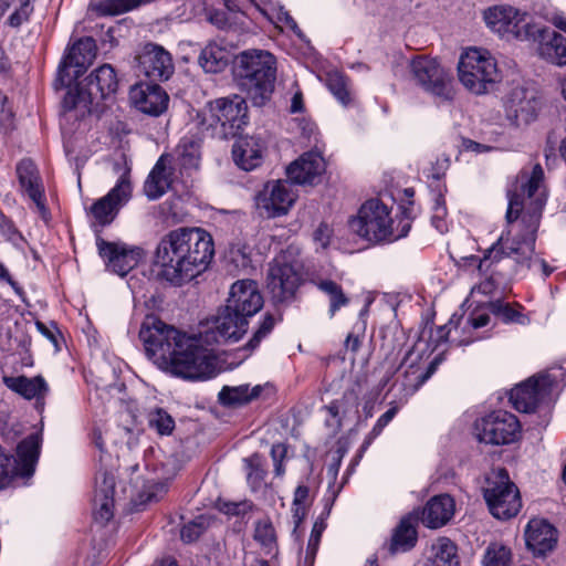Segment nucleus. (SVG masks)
Returning a JSON list of instances; mask_svg holds the SVG:
<instances>
[{"label": "nucleus", "instance_id": "f257e3e1", "mask_svg": "<svg viewBox=\"0 0 566 566\" xmlns=\"http://www.w3.org/2000/svg\"><path fill=\"white\" fill-rule=\"evenodd\" d=\"M543 180L544 170L539 164L534 165L531 172L522 170L518 174L514 189L507 192L509 207L505 218L509 224L520 220V232L513 239H510L511 230L502 232L480 260V271H489L492 264L504 258H512L520 266H538L544 277L554 272V268L544 259L534 256L536 233L546 203L544 193L539 191Z\"/></svg>", "mask_w": 566, "mask_h": 566}, {"label": "nucleus", "instance_id": "f03ea898", "mask_svg": "<svg viewBox=\"0 0 566 566\" xmlns=\"http://www.w3.org/2000/svg\"><path fill=\"white\" fill-rule=\"evenodd\" d=\"M146 355L159 368L188 380L217 375L216 359L196 335L176 328L156 315H147L139 329Z\"/></svg>", "mask_w": 566, "mask_h": 566}, {"label": "nucleus", "instance_id": "7ed1b4c3", "mask_svg": "<svg viewBox=\"0 0 566 566\" xmlns=\"http://www.w3.org/2000/svg\"><path fill=\"white\" fill-rule=\"evenodd\" d=\"M214 256L212 235L202 228L181 227L169 231L156 249L160 275L174 285H181L205 272Z\"/></svg>", "mask_w": 566, "mask_h": 566}, {"label": "nucleus", "instance_id": "20e7f679", "mask_svg": "<svg viewBox=\"0 0 566 566\" xmlns=\"http://www.w3.org/2000/svg\"><path fill=\"white\" fill-rule=\"evenodd\" d=\"M191 124L201 137L235 138L249 124L248 104L237 94L209 101L197 111Z\"/></svg>", "mask_w": 566, "mask_h": 566}, {"label": "nucleus", "instance_id": "39448f33", "mask_svg": "<svg viewBox=\"0 0 566 566\" xmlns=\"http://www.w3.org/2000/svg\"><path fill=\"white\" fill-rule=\"evenodd\" d=\"M412 220L408 209L391 216V210L379 199H369L349 221L350 229L360 238L376 243H392L408 235Z\"/></svg>", "mask_w": 566, "mask_h": 566}, {"label": "nucleus", "instance_id": "423d86ee", "mask_svg": "<svg viewBox=\"0 0 566 566\" xmlns=\"http://www.w3.org/2000/svg\"><path fill=\"white\" fill-rule=\"evenodd\" d=\"M233 75L254 106L270 101L276 78V60L268 51L248 50L237 55Z\"/></svg>", "mask_w": 566, "mask_h": 566}, {"label": "nucleus", "instance_id": "0eeeda50", "mask_svg": "<svg viewBox=\"0 0 566 566\" xmlns=\"http://www.w3.org/2000/svg\"><path fill=\"white\" fill-rule=\"evenodd\" d=\"M118 88L116 71L111 64L94 70L84 81L70 88L62 102L65 113L75 112L76 118L103 113V102L113 97Z\"/></svg>", "mask_w": 566, "mask_h": 566}, {"label": "nucleus", "instance_id": "6e6552de", "mask_svg": "<svg viewBox=\"0 0 566 566\" xmlns=\"http://www.w3.org/2000/svg\"><path fill=\"white\" fill-rule=\"evenodd\" d=\"M458 73L462 85L475 95L489 93L501 81L495 59L489 51L476 48L461 54Z\"/></svg>", "mask_w": 566, "mask_h": 566}, {"label": "nucleus", "instance_id": "1a4fd4ad", "mask_svg": "<svg viewBox=\"0 0 566 566\" xmlns=\"http://www.w3.org/2000/svg\"><path fill=\"white\" fill-rule=\"evenodd\" d=\"M42 444L40 433H31L17 446V457L0 444V490L11 485L15 478L29 479L34 474Z\"/></svg>", "mask_w": 566, "mask_h": 566}, {"label": "nucleus", "instance_id": "9d476101", "mask_svg": "<svg viewBox=\"0 0 566 566\" xmlns=\"http://www.w3.org/2000/svg\"><path fill=\"white\" fill-rule=\"evenodd\" d=\"M411 78L426 93L450 102L454 97L453 75L434 57L417 56L410 63Z\"/></svg>", "mask_w": 566, "mask_h": 566}, {"label": "nucleus", "instance_id": "9b49d317", "mask_svg": "<svg viewBox=\"0 0 566 566\" xmlns=\"http://www.w3.org/2000/svg\"><path fill=\"white\" fill-rule=\"evenodd\" d=\"M521 433L518 418L502 409L494 410L474 422L475 438L486 444H510L515 442Z\"/></svg>", "mask_w": 566, "mask_h": 566}, {"label": "nucleus", "instance_id": "f8f14e48", "mask_svg": "<svg viewBox=\"0 0 566 566\" xmlns=\"http://www.w3.org/2000/svg\"><path fill=\"white\" fill-rule=\"evenodd\" d=\"M490 513L497 520H509L517 515L522 501L517 486L510 480L505 469L499 471L483 490Z\"/></svg>", "mask_w": 566, "mask_h": 566}, {"label": "nucleus", "instance_id": "ddd939ff", "mask_svg": "<svg viewBox=\"0 0 566 566\" xmlns=\"http://www.w3.org/2000/svg\"><path fill=\"white\" fill-rule=\"evenodd\" d=\"M96 42L92 36H84L74 42L64 54L53 82L56 91L70 87L93 62L96 56Z\"/></svg>", "mask_w": 566, "mask_h": 566}, {"label": "nucleus", "instance_id": "4468645a", "mask_svg": "<svg viewBox=\"0 0 566 566\" xmlns=\"http://www.w3.org/2000/svg\"><path fill=\"white\" fill-rule=\"evenodd\" d=\"M444 352L439 353L424 368L422 355L416 352V345L407 348L398 365V370L403 369L401 379H398L394 387L399 386L403 398L412 396L438 369L444 360Z\"/></svg>", "mask_w": 566, "mask_h": 566}, {"label": "nucleus", "instance_id": "2eb2a0df", "mask_svg": "<svg viewBox=\"0 0 566 566\" xmlns=\"http://www.w3.org/2000/svg\"><path fill=\"white\" fill-rule=\"evenodd\" d=\"M302 284L300 271L282 259H274L269 264L266 274V290L274 305L292 303Z\"/></svg>", "mask_w": 566, "mask_h": 566}, {"label": "nucleus", "instance_id": "dca6fc26", "mask_svg": "<svg viewBox=\"0 0 566 566\" xmlns=\"http://www.w3.org/2000/svg\"><path fill=\"white\" fill-rule=\"evenodd\" d=\"M486 25L501 36L526 41L534 23L528 14L511 6H494L484 11Z\"/></svg>", "mask_w": 566, "mask_h": 566}, {"label": "nucleus", "instance_id": "f3484780", "mask_svg": "<svg viewBox=\"0 0 566 566\" xmlns=\"http://www.w3.org/2000/svg\"><path fill=\"white\" fill-rule=\"evenodd\" d=\"M96 247L106 270L122 277L138 266L145 258L144 249L122 241H107L97 237Z\"/></svg>", "mask_w": 566, "mask_h": 566}, {"label": "nucleus", "instance_id": "a211bd4d", "mask_svg": "<svg viewBox=\"0 0 566 566\" xmlns=\"http://www.w3.org/2000/svg\"><path fill=\"white\" fill-rule=\"evenodd\" d=\"M553 385L554 380L549 375L532 376L511 389L509 400L518 412H535L545 399L551 396Z\"/></svg>", "mask_w": 566, "mask_h": 566}, {"label": "nucleus", "instance_id": "6ab92c4d", "mask_svg": "<svg viewBox=\"0 0 566 566\" xmlns=\"http://www.w3.org/2000/svg\"><path fill=\"white\" fill-rule=\"evenodd\" d=\"M132 196V184L128 174H123L116 185L102 198L97 199L90 208V213L97 224L106 227L111 224L120 208L125 206Z\"/></svg>", "mask_w": 566, "mask_h": 566}, {"label": "nucleus", "instance_id": "aec40b11", "mask_svg": "<svg viewBox=\"0 0 566 566\" xmlns=\"http://www.w3.org/2000/svg\"><path fill=\"white\" fill-rule=\"evenodd\" d=\"M139 74L150 82H163L174 74L175 65L171 54L161 45L153 42L146 43L137 55Z\"/></svg>", "mask_w": 566, "mask_h": 566}, {"label": "nucleus", "instance_id": "412c9836", "mask_svg": "<svg viewBox=\"0 0 566 566\" xmlns=\"http://www.w3.org/2000/svg\"><path fill=\"white\" fill-rule=\"evenodd\" d=\"M296 200L287 180L270 181L255 197L256 207L264 210L268 218H276L289 212Z\"/></svg>", "mask_w": 566, "mask_h": 566}, {"label": "nucleus", "instance_id": "4be33fe9", "mask_svg": "<svg viewBox=\"0 0 566 566\" xmlns=\"http://www.w3.org/2000/svg\"><path fill=\"white\" fill-rule=\"evenodd\" d=\"M263 304L258 283L253 280H239L232 284L226 305L234 315L239 314L249 321L263 307Z\"/></svg>", "mask_w": 566, "mask_h": 566}, {"label": "nucleus", "instance_id": "5701e85b", "mask_svg": "<svg viewBox=\"0 0 566 566\" xmlns=\"http://www.w3.org/2000/svg\"><path fill=\"white\" fill-rule=\"evenodd\" d=\"M526 41L537 43L541 59L557 66H566V38L557 31L534 23Z\"/></svg>", "mask_w": 566, "mask_h": 566}, {"label": "nucleus", "instance_id": "b1692460", "mask_svg": "<svg viewBox=\"0 0 566 566\" xmlns=\"http://www.w3.org/2000/svg\"><path fill=\"white\" fill-rule=\"evenodd\" d=\"M325 169L323 156L318 151L310 150L287 166L286 176L292 184L314 186L319 182Z\"/></svg>", "mask_w": 566, "mask_h": 566}, {"label": "nucleus", "instance_id": "393cba45", "mask_svg": "<svg viewBox=\"0 0 566 566\" xmlns=\"http://www.w3.org/2000/svg\"><path fill=\"white\" fill-rule=\"evenodd\" d=\"M129 98L138 111L154 117L166 112L169 103L168 94L156 82L136 84L129 92Z\"/></svg>", "mask_w": 566, "mask_h": 566}, {"label": "nucleus", "instance_id": "a878e982", "mask_svg": "<svg viewBox=\"0 0 566 566\" xmlns=\"http://www.w3.org/2000/svg\"><path fill=\"white\" fill-rule=\"evenodd\" d=\"M22 191L34 202L39 211L48 213L43 181L35 163L30 158L21 159L15 167Z\"/></svg>", "mask_w": 566, "mask_h": 566}, {"label": "nucleus", "instance_id": "bb28decb", "mask_svg": "<svg viewBox=\"0 0 566 566\" xmlns=\"http://www.w3.org/2000/svg\"><path fill=\"white\" fill-rule=\"evenodd\" d=\"M558 532L556 527L544 518H532L525 528L526 547L535 556H545L557 544Z\"/></svg>", "mask_w": 566, "mask_h": 566}, {"label": "nucleus", "instance_id": "cd10ccee", "mask_svg": "<svg viewBox=\"0 0 566 566\" xmlns=\"http://www.w3.org/2000/svg\"><path fill=\"white\" fill-rule=\"evenodd\" d=\"M175 172L172 155H161L144 182L145 196L149 200L163 197L171 188L176 179Z\"/></svg>", "mask_w": 566, "mask_h": 566}, {"label": "nucleus", "instance_id": "c85d7f7f", "mask_svg": "<svg viewBox=\"0 0 566 566\" xmlns=\"http://www.w3.org/2000/svg\"><path fill=\"white\" fill-rule=\"evenodd\" d=\"M541 105L535 91L518 86L511 91L506 109L517 122L528 124L537 117Z\"/></svg>", "mask_w": 566, "mask_h": 566}, {"label": "nucleus", "instance_id": "c756f323", "mask_svg": "<svg viewBox=\"0 0 566 566\" xmlns=\"http://www.w3.org/2000/svg\"><path fill=\"white\" fill-rule=\"evenodd\" d=\"M455 512V502L449 494L432 496L423 506L421 523L428 528H440L448 524Z\"/></svg>", "mask_w": 566, "mask_h": 566}, {"label": "nucleus", "instance_id": "7c9ffc66", "mask_svg": "<svg viewBox=\"0 0 566 566\" xmlns=\"http://www.w3.org/2000/svg\"><path fill=\"white\" fill-rule=\"evenodd\" d=\"M263 142L260 137L237 136L232 146V157L238 167L245 171L253 170L262 163Z\"/></svg>", "mask_w": 566, "mask_h": 566}, {"label": "nucleus", "instance_id": "2f4dec72", "mask_svg": "<svg viewBox=\"0 0 566 566\" xmlns=\"http://www.w3.org/2000/svg\"><path fill=\"white\" fill-rule=\"evenodd\" d=\"M114 476L104 472L102 481L97 482L94 493V517L101 523L108 522L114 515Z\"/></svg>", "mask_w": 566, "mask_h": 566}, {"label": "nucleus", "instance_id": "473e14b6", "mask_svg": "<svg viewBox=\"0 0 566 566\" xmlns=\"http://www.w3.org/2000/svg\"><path fill=\"white\" fill-rule=\"evenodd\" d=\"M3 384L27 400L43 398L49 391L45 379L40 375L32 378L4 376Z\"/></svg>", "mask_w": 566, "mask_h": 566}, {"label": "nucleus", "instance_id": "72a5a7b5", "mask_svg": "<svg viewBox=\"0 0 566 566\" xmlns=\"http://www.w3.org/2000/svg\"><path fill=\"white\" fill-rule=\"evenodd\" d=\"M407 337L403 332L394 333L391 337L385 336L384 342L381 344L380 350L384 352L385 359L382 365L389 361H395L397 357L401 354L406 346ZM398 371V366L392 363L386 370L385 375L381 377L378 389L382 390L392 379L395 374Z\"/></svg>", "mask_w": 566, "mask_h": 566}, {"label": "nucleus", "instance_id": "f704fd0d", "mask_svg": "<svg viewBox=\"0 0 566 566\" xmlns=\"http://www.w3.org/2000/svg\"><path fill=\"white\" fill-rule=\"evenodd\" d=\"M249 321L244 317L234 315L229 306H224L223 311L216 319V331L223 340H239L248 331Z\"/></svg>", "mask_w": 566, "mask_h": 566}, {"label": "nucleus", "instance_id": "c9c22d12", "mask_svg": "<svg viewBox=\"0 0 566 566\" xmlns=\"http://www.w3.org/2000/svg\"><path fill=\"white\" fill-rule=\"evenodd\" d=\"M243 470L245 472L247 484L252 492H259L268 486L266 478L269 474L268 462L264 455L254 452L243 458Z\"/></svg>", "mask_w": 566, "mask_h": 566}, {"label": "nucleus", "instance_id": "e433bc0d", "mask_svg": "<svg viewBox=\"0 0 566 566\" xmlns=\"http://www.w3.org/2000/svg\"><path fill=\"white\" fill-rule=\"evenodd\" d=\"M488 310L504 324L527 325L530 317L523 312L524 307L518 303L505 302L501 298L486 303Z\"/></svg>", "mask_w": 566, "mask_h": 566}, {"label": "nucleus", "instance_id": "4c0bfd02", "mask_svg": "<svg viewBox=\"0 0 566 566\" xmlns=\"http://www.w3.org/2000/svg\"><path fill=\"white\" fill-rule=\"evenodd\" d=\"M262 392L260 385L250 389L249 385H240L235 387L224 386L219 392V401L223 406L235 407L242 406L258 398Z\"/></svg>", "mask_w": 566, "mask_h": 566}, {"label": "nucleus", "instance_id": "58836bf2", "mask_svg": "<svg viewBox=\"0 0 566 566\" xmlns=\"http://www.w3.org/2000/svg\"><path fill=\"white\" fill-rule=\"evenodd\" d=\"M337 494H338V491H333L332 496L329 499H324V501H325L324 510L321 513V515L316 518V521L314 522V525H313V528L311 532V536H310V539L307 543L306 557H305L306 560H314V558L316 556V553L318 551V546L321 543L322 534L326 528L325 520L331 514L332 506L335 502Z\"/></svg>", "mask_w": 566, "mask_h": 566}, {"label": "nucleus", "instance_id": "ea45409f", "mask_svg": "<svg viewBox=\"0 0 566 566\" xmlns=\"http://www.w3.org/2000/svg\"><path fill=\"white\" fill-rule=\"evenodd\" d=\"M313 284L329 298V316L333 317L337 311L342 307L349 304V297L344 293V290L340 284L337 282L323 279L317 281H312Z\"/></svg>", "mask_w": 566, "mask_h": 566}, {"label": "nucleus", "instance_id": "a19ab883", "mask_svg": "<svg viewBox=\"0 0 566 566\" xmlns=\"http://www.w3.org/2000/svg\"><path fill=\"white\" fill-rule=\"evenodd\" d=\"M417 543V531L409 518H402L391 537L390 552L409 551Z\"/></svg>", "mask_w": 566, "mask_h": 566}, {"label": "nucleus", "instance_id": "79ce46f5", "mask_svg": "<svg viewBox=\"0 0 566 566\" xmlns=\"http://www.w3.org/2000/svg\"><path fill=\"white\" fill-rule=\"evenodd\" d=\"M325 84L342 105L347 106L350 104L352 95L348 87V78L344 74L337 71L328 72L326 74Z\"/></svg>", "mask_w": 566, "mask_h": 566}, {"label": "nucleus", "instance_id": "37998d69", "mask_svg": "<svg viewBox=\"0 0 566 566\" xmlns=\"http://www.w3.org/2000/svg\"><path fill=\"white\" fill-rule=\"evenodd\" d=\"M134 0H99L91 4L97 17H115L136 9Z\"/></svg>", "mask_w": 566, "mask_h": 566}, {"label": "nucleus", "instance_id": "c03bdc74", "mask_svg": "<svg viewBox=\"0 0 566 566\" xmlns=\"http://www.w3.org/2000/svg\"><path fill=\"white\" fill-rule=\"evenodd\" d=\"M148 427L159 436H170L175 430L174 418L163 408H154L147 413Z\"/></svg>", "mask_w": 566, "mask_h": 566}, {"label": "nucleus", "instance_id": "a18cd8bd", "mask_svg": "<svg viewBox=\"0 0 566 566\" xmlns=\"http://www.w3.org/2000/svg\"><path fill=\"white\" fill-rule=\"evenodd\" d=\"M437 552L434 556V566H459L457 545L447 537H441L437 542Z\"/></svg>", "mask_w": 566, "mask_h": 566}, {"label": "nucleus", "instance_id": "49530a36", "mask_svg": "<svg viewBox=\"0 0 566 566\" xmlns=\"http://www.w3.org/2000/svg\"><path fill=\"white\" fill-rule=\"evenodd\" d=\"M483 566H510L512 563L511 548L502 543H491L483 555Z\"/></svg>", "mask_w": 566, "mask_h": 566}, {"label": "nucleus", "instance_id": "de8ad7c7", "mask_svg": "<svg viewBox=\"0 0 566 566\" xmlns=\"http://www.w3.org/2000/svg\"><path fill=\"white\" fill-rule=\"evenodd\" d=\"M279 319H281V317L275 318L271 313H265L262 321L260 322L259 327L253 333L250 340L245 344L244 349L251 353L258 348L261 342L271 334Z\"/></svg>", "mask_w": 566, "mask_h": 566}, {"label": "nucleus", "instance_id": "09e8293b", "mask_svg": "<svg viewBox=\"0 0 566 566\" xmlns=\"http://www.w3.org/2000/svg\"><path fill=\"white\" fill-rule=\"evenodd\" d=\"M35 0H19V6L8 17L6 23L10 28L19 29L22 24L28 23L34 12Z\"/></svg>", "mask_w": 566, "mask_h": 566}, {"label": "nucleus", "instance_id": "8fccbe9b", "mask_svg": "<svg viewBox=\"0 0 566 566\" xmlns=\"http://www.w3.org/2000/svg\"><path fill=\"white\" fill-rule=\"evenodd\" d=\"M289 444L285 442L273 443L270 450V457L273 462V473L276 478L285 474V461L287 459Z\"/></svg>", "mask_w": 566, "mask_h": 566}, {"label": "nucleus", "instance_id": "3c124183", "mask_svg": "<svg viewBox=\"0 0 566 566\" xmlns=\"http://www.w3.org/2000/svg\"><path fill=\"white\" fill-rule=\"evenodd\" d=\"M254 539L262 546L271 548L275 544V530L272 523L266 521H259L255 525Z\"/></svg>", "mask_w": 566, "mask_h": 566}, {"label": "nucleus", "instance_id": "603ef678", "mask_svg": "<svg viewBox=\"0 0 566 566\" xmlns=\"http://www.w3.org/2000/svg\"><path fill=\"white\" fill-rule=\"evenodd\" d=\"M206 520L202 516L185 524L180 531V537L185 543L197 541L206 530Z\"/></svg>", "mask_w": 566, "mask_h": 566}, {"label": "nucleus", "instance_id": "864d4df0", "mask_svg": "<svg viewBox=\"0 0 566 566\" xmlns=\"http://www.w3.org/2000/svg\"><path fill=\"white\" fill-rule=\"evenodd\" d=\"M359 388L358 385L344 391L342 398L338 399L343 417L352 411L358 412L359 406Z\"/></svg>", "mask_w": 566, "mask_h": 566}, {"label": "nucleus", "instance_id": "5fc2aeb1", "mask_svg": "<svg viewBox=\"0 0 566 566\" xmlns=\"http://www.w3.org/2000/svg\"><path fill=\"white\" fill-rule=\"evenodd\" d=\"M172 166L175 167V171L179 169L181 175L184 172L189 174V170L198 168L199 157L193 154L182 151L177 158L172 156Z\"/></svg>", "mask_w": 566, "mask_h": 566}, {"label": "nucleus", "instance_id": "6e6d98bb", "mask_svg": "<svg viewBox=\"0 0 566 566\" xmlns=\"http://www.w3.org/2000/svg\"><path fill=\"white\" fill-rule=\"evenodd\" d=\"M490 314L492 313L488 310L486 304L483 307H476L470 313L468 323L474 329L482 328L490 323Z\"/></svg>", "mask_w": 566, "mask_h": 566}, {"label": "nucleus", "instance_id": "4d7b16f0", "mask_svg": "<svg viewBox=\"0 0 566 566\" xmlns=\"http://www.w3.org/2000/svg\"><path fill=\"white\" fill-rule=\"evenodd\" d=\"M206 19L212 25H216L218 29H226L229 25L228 14L223 10L214 9V8H205Z\"/></svg>", "mask_w": 566, "mask_h": 566}, {"label": "nucleus", "instance_id": "13d9d810", "mask_svg": "<svg viewBox=\"0 0 566 566\" xmlns=\"http://www.w3.org/2000/svg\"><path fill=\"white\" fill-rule=\"evenodd\" d=\"M450 323L438 326L436 331H430L429 343L433 344V350L442 343L448 340L450 334Z\"/></svg>", "mask_w": 566, "mask_h": 566}, {"label": "nucleus", "instance_id": "bf43d9fd", "mask_svg": "<svg viewBox=\"0 0 566 566\" xmlns=\"http://www.w3.org/2000/svg\"><path fill=\"white\" fill-rule=\"evenodd\" d=\"M434 214L431 218V222H436V220L441 221L442 218L447 216V207L443 191L441 190L440 185L438 186V191L434 195Z\"/></svg>", "mask_w": 566, "mask_h": 566}, {"label": "nucleus", "instance_id": "052dcab7", "mask_svg": "<svg viewBox=\"0 0 566 566\" xmlns=\"http://www.w3.org/2000/svg\"><path fill=\"white\" fill-rule=\"evenodd\" d=\"M398 411L397 407L389 408L385 413H382L378 420L376 421L375 426L373 427V434L379 436L384 428L392 420V418L396 416Z\"/></svg>", "mask_w": 566, "mask_h": 566}, {"label": "nucleus", "instance_id": "680f3d73", "mask_svg": "<svg viewBox=\"0 0 566 566\" xmlns=\"http://www.w3.org/2000/svg\"><path fill=\"white\" fill-rule=\"evenodd\" d=\"M275 19L277 22L283 23L286 28L291 29L293 32L297 34L301 32L296 21L283 7L277 9Z\"/></svg>", "mask_w": 566, "mask_h": 566}, {"label": "nucleus", "instance_id": "e2e57ef3", "mask_svg": "<svg viewBox=\"0 0 566 566\" xmlns=\"http://www.w3.org/2000/svg\"><path fill=\"white\" fill-rule=\"evenodd\" d=\"M36 327H38L39 332H41V334H43L48 339H50L56 348L59 347V340L61 338V333L57 329L55 324H52V326L49 327L42 322H36Z\"/></svg>", "mask_w": 566, "mask_h": 566}, {"label": "nucleus", "instance_id": "0e129e2a", "mask_svg": "<svg viewBox=\"0 0 566 566\" xmlns=\"http://www.w3.org/2000/svg\"><path fill=\"white\" fill-rule=\"evenodd\" d=\"M308 512V505H292V517L294 522L293 534L295 535L298 527L305 520Z\"/></svg>", "mask_w": 566, "mask_h": 566}, {"label": "nucleus", "instance_id": "69168bd1", "mask_svg": "<svg viewBox=\"0 0 566 566\" xmlns=\"http://www.w3.org/2000/svg\"><path fill=\"white\" fill-rule=\"evenodd\" d=\"M331 233L332 231L328 224L321 223L314 231V240L318 242L322 248H326L329 244Z\"/></svg>", "mask_w": 566, "mask_h": 566}, {"label": "nucleus", "instance_id": "338daca9", "mask_svg": "<svg viewBox=\"0 0 566 566\" xmlns=\"http://www.w3.org/2000/svg\"><path fill=\"white\" fill-rule=\"evenodd\" d=\"M461 148L465 151H472L476 154L486 153L492 149V147L474 142L470 138H462L461 139Z\"/></svg>", "mask_w": 566, "mask_h": 566}, {"label": "nucleus", "instance_id": "774afa93", "mask_svg": "<svg viewBox=\"0 0 566 566\" xmlns=\"http://www.w3.org/2000/svg\"><path fill=\"white\" fill-rule=\"evenodd\" d=\"M310 497V488L305 484L296 486L293 495L292 505H308L307 501Z\"/></svg>", "mask_w": 566, "mask_h": 566}]
</instances>
